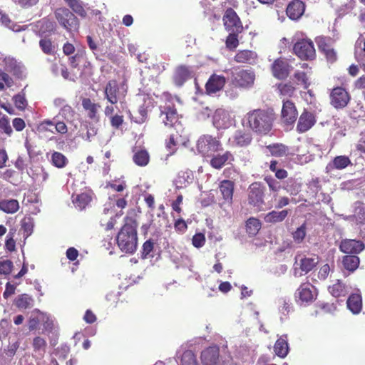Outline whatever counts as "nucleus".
Here are the masks:
<instances>
[{"label": "nucleus", "instance_id": "1", "mask_svg": "<svg viewBox=\"0 0 365 365\" xmlns=\"http://www.w3.org/2000/svg\"><path fill=\"white\" fill-rule=\"evenodd\" d=\"M138 222L133 217L126 216L124 224L117 236V245L120 250L128 254H133L138 247Z\"/></svg>", "mask_w": 365, "mask_h": 365}, {"label": "nucleus", "instance_id": "2", "mask_svg": "<svg viewBox=\"0 0 365 365\" xmlns=\"http://www.w3.org/2000/svg\"><path fill=\"white\" fill-rule=\"evenodd\" d=\"M247 128L259 136L269 133L273 127L274 115L273 113L263 109H255L245 115Z\"/></svg>", "mask_w": 365, "mask_h": 365}, {"label": "nucleus", "instance_id": "3", "mask_svg": "<svg viewBox=\"0 0 365 365\" xmlns=\"http://www.w3.org/2000/svg\"><path fill=\"white\" fill-rule=\"evenodd\" d=\"M127 93V85L119 83L116 80L108 81L104 88L105 98L111 104L122 103L125 101Z\"/></svg>", "mask_w": 365, "mask_h": 365}, {"label": "nucleus", "instance_id": "4", "mask_svg": "<svg viewBox=\"0 0 365 365\" xmlns=\"http://www.w3.org/2000/svg\"><path fill=\"white\" fill-rule=\"evenodd\" d=\"M54 16L58 24L68 32L78 31L79 20L68 8H57L54 11Z\"/></svg>", "mask_w": 365, "mask_h": 365}, {"label": "nucleus", "instance_id": "5", "mask_svg": "<svg viewBox=\"0 0 365 365\" xmlns=\"http://www.w3.org/2000/svg\"><path fill=\"white\" fill-rule=\"evenodd\" d=\"M265 187L259 182H255L248 187L247 202L256 211L262 210L265 204Z\"/></svg>", "mask_w": 365, "mask_h": 365}, {"label": "nucleus", "instance_id": "6", "mask_svg": "<svg viewBox=\"0 0 365 365\" xmlns=\"http://www.w3.org/2000/svg\"><path fill=\"white\" fill-rule=\"evenodd\" d=\"M160 118L166 127L173 128L175 130H184V128L180 120V115L174 104L169 103L162 107Z\"/></svg>", "mask_w": 365, "mask_h": 365}, {"label": "nucleus", "instance_id": "7", "mask_svg": "<svg viewBox=\"0 0 365 365\" xmlns=\"http://www.w3.org/2000/svg\"><path fill=\"white\" fill-rule=\"evenodd\" d=\"M197 151L204 157H210L222 150L221 142L216 138L209 135H204L199 138L197 143Z\"/></svg>", "mask_w": 365, "mask_h": 365}, {"label": "nucleus", "instance_id": "8", "mask_svg": "<svg viewBox=\"0 0 365 365\" xmlns=\"http://www.w3.org/2000/svg\"><path fill=\"white\" fill-rule=\"evenodd\" d=\"M294 54L302 61H312L316 58L313 41L309 38L299 39L293 46Z\"/></svg>", "mask_w": 365, "mask_h": 365}, {"label": "nucleus", "instance_id": "9", "mask_svg": "<svg viewBox=\"0 0 365 365\" xmlns=\"http://www.w3.org/2000/svg\"><path fill=\"white\" fill-rule=\"evenodd\" d=\"M318 292L315 287L309 282L302 283L295 292V298L301 304H309L313 302Z\"/></svg>", "mask_w": 365, "mask_h": 365}, {"label": "nucleus", "instance_id": "10", "mask_svg": "<svg viewBox=\"0 0 365 365\" xmlns=\"http://www.w3.org/2000/svg\"><path fill=\"white\" fill-rule=\"evenodd\" d=\"M318 49L331 63L337 60V54L333 47L334 40L329 36H319L315 38Z\"/></svg>", "mask_w": 365, "mask_h": 365}, {"label": "nucleus", "instance_id": "11", "mask_svg": "<svg viewBox=\"0 0 365 365\" xmlns=\"http://www.w3.org/2000/svg\"><path fill=\"white\" fill-rule=\"evenodd\" d=\"M225 29L227 32L242 33L243 31L242 23L232 8H227L222 16Z\"/></svg>", "mask_w": 365, "mask_h": 365}, {"label": "nucleus", "instance_id": "12", "mask_svg": "<svg viewBox=\"0 0 365 365\" xmlns=\"http://www.w3.org/2000/svg\"><path fill=\"white\" fill-rule=\"evenodd\" d=\"M255 74L251 70L240 69L232 72V84L237 88H247L255 82Z\"/></svg>", "mask_w": 365, "mask_h": 365}, {"label": "nucleus", "instance_id": "13", "mask_svg": "<svg viewBox=\"0 0 365 365\" xmlns=\"http://www.w3.org/2000/svg\"><path fill=\"white\" fill-rule=\"evenodd\" d=\"M329 98L330 103L334 108L342 109L349 103L351 96L345 88L337 86L331 90Z\"/></svg>", "mask_w": 365, "mask_h": 365}, {"label": "nucleus", "instance_id": "14", "mask_svg": "<svg viewBox=\"0 0 365 365\" xmlns=\"http://www.w3.org/2000/svg\"><path fill=\"white\" fill-rule=\"evenodd\" d=\"M298 116V110L294 102L287 99L282 101L281 120L286 125H293Z\"/></svg>", "mask_w": 365, "mask_h": 365}, {"label": "nucleus", "instance_id": "15", "mask_svg": "<svg viewBox=\"0 0 365 365\" xmlns=\"http://www.w3.org/2000/svg\"><path fill=\"white\" fill-rule=\"evenodd\" d=\"M292 66L287 59L278 58L274 61L271 65V72L272 76L279 80L286 79L291 72Z\"/></svg>", "mask_w": 365, "mask_h": 365}, {"label": "nucleus", "instance_id": "16", "mask_svg": "<svg viewBox=\"0 0 365 365\" xmlns=\"http://www.w3.org/2000/svg\"><path fill=\"white\" fill-rule=\"evenodd\" d=\"M317 123V117L314 112L304 109L299 117L296 130L299 133L309 130Z\"/></svg>", "mask_w": 365, "mask_h": 365}, {"label": "nucleus", "instance_id": "17", "mask_svg": "<svg viewBox=\"0 0 365 365\" xmlns=\"http://www.w3.org/2000/svg\"><path fill=\"white\" fill-rule=\"evenodd\" d=\"M253 138L252 134L244 130H237L229 139L232 147L246 148L251 145Z\"/></svg>", "mask_w": 365, "mask_h": 365}, {"label": "nucleus", "instance_id": "18", "mask_svg": "<svg viewBox=\"0 0 365 365\" xmlns=\"http://www.w3.org/2000/svg\"><path fill=\"white\" fill-rule=\"evenodd\" d=\"M339 249L344 253L356 255L365 249V244L361 240L345 239L341 240Z\"/></svg>", "mask_w": 365, "mask_h": 365}, {"label": "nucleus", "instance_id": "19", "mask_svg": "<svg viewBox=\"0 0 365 365\" xmlns=\"http://www.w3.org/2000/svg\"><path fill=\"white\" fill-rule=\"evenodd\" d=\"M192 77V71L191 67L185 65H179L174 70L173 81L175 86L180 87Z\"/></svg>", "mask_w": 365, "mask_h": 365}, {"label": "nucleus", "instance_id": "20", "mask_svg": "<svg viewBox=\"0 0 365 365\" xmlns=\"http://www.w3.org/2000/svg\"><path fill=\"white\" fill-rule=\"evenodd\" d=\"M226 83L225 76L212 74L205 84L206 93L209 95L216 93L223 88Z\"/></svg>", "mask_w": 365, "mask_h": 365}, {"label": "nucleus", "instance_id": "21", "mask_svg": "<svg viewBox=\"0 0 365 365\" xmlns=\"http://www.w3.org/2000/svg\"><path fill=\"white\" fill-rule=\"evenodd\" d=\"M235 160V157L230 151H225L222 154L213 155L210 161L212 168L220 170L226 164L232 163Z\"/></svg>", "mask_w": 365, "mask_h": 365}, {"label": "nucleus", "instance_id": "22", "mask_svg": "<svg viewBox=\"0 0 365 365\" xmlns=\"http://www.w3.org/2000/svg\"><path fill=\"white\" fill-rule=\"evenodd\" d=\"M220 349L217 346H209L201 353L203 365H216L219 361Z\"/></svg>", "mask_w": 365, "mask_h": 365}, {"label": "nucleus", "instance_id": "23", "mask_svg": "<svg viewBox=\"0 0 365 365\" xmlns=\"http://www.w3.org/2000/svg\"><path fill=\"white\" fill-rule=\"evenodd\" d=\"M175 133L170 135L169 139L166 141V148L170 154H173L180 145L185 143V137L183 135L184 130H175Z\"/></svg>", "mask_w": 365, "mask_h": 365}, {"label": "nucleus", "instance_id": "24", "mask_svg": "<svg viewBox=\"0 0 365 365\" xmlns=\"http://www.w3.org/2000/svg\"><path fill=\"white\" fill-rule=\"evenodd\" d=\"M305 4L300 0H293L287 6L286 13L292 20L299 19L304 14Z\"/></svg>", "mask_w": 365, "mask_h": 365}, {"label": "nucleus", "instance_id": "25", "mask_svg": "<svg viewBox=\"0 0 365 365\" xmlns=\"http://www.w3.org/2000/svg\"><path fill=\"white\" fill-rule=\"evenodd\" d=\"M219 189L225 202L231 205L233 200L235 182L230 180H223L220 183Z\"/></svg>", "mask_w": 365, "mask_h": 365}, {"label": "nucleus", "instance_id": "26", "mask_svg": "<svg viewBox=\"0 0 365 365\" xmlns=\"http://www.w3.org/2000/svg\"><path fill=\"white\" fill-rule=\"evenodd\" d=\"M275 89L281 98H289L295 95L297 88L290 81H284L275 84Z\"/></svg>", "mask_w": 365, "mask_h": 365}, {"label": "nucleus", "instance_id": "27", "mask_svg": "<svg viewBox=\"0 0 365 365\" xmlns=\"http://www.w3.org/2000/svg\"><path fill=\"white\" fill-rule=\"evenodd\" d=\"M319 262V257L313 255L309 257H304L299 260V269L303 272V274H306L309 272L312 271ZM302 275V273L301 274Z\"/></svg>", "mask_w": 365, "mask_h": 365}, {"label": "nucleus", "instance_id": "28", "mask_svg": "<svg viewBox=\"0 0 365 365\" xmlns=\"http://www.w3.org/2000/svg\"><path fill=\"white\" fill-rule=\"evenodd\" d=\"M352 165L351 159L346 155H338L333 158L326 167L327 173L332 170H343Z\"/></svg>", "mask_w": 365, "mask_h": 365}, {"label": "nucleus", "instance_id": "29", "mask_svg": "<svg viewBox=\"0 0 365 365\" xmlns=\"http://www.w3.org/2000/svg\"><path fill=\"white\" fill-rule=\"evenodd\" d=\"M82 106L83 109L87 112V116L91 120L96 121H98L99 120L98 111V109L101 108L100 104L93 103L88 98H84L82 100Z\"/></svg>", "mask_w": 365, "mask_h": 365}, {"label": "nucleus", "instance_id": "30", "mask_svg": "<svg viewBox=\"0 0 365 365\" xmlns=\"http://www.w3.org/2000/svg\"><path fill=\"white\" fill-rule=\"evenodd\" d=\"M14 304L20 310L29 309L34 305V299L28 294H21L14 299Z\"/></svg>", "mask_w": 365, "mask_h": 365}, {"label": "nucleus", "instance_id": "31", "mask_svg": "<svg viewBox=\"0 0 365 365\" xmlns=\"http://www.w3.org/2000/svg\"><path fill=\"white\" fill-rule=\"evenodd\" d=\"M328 290L335 298L344 297L349 293L348 287L340 279H337L334 284L329 286Z\"/></svg>", "mask_w": 365, "mask_h": 365}, {"label": "nucleus", "instance_id": "32", "mask_svg": "<svg viewBox=\"0 0 365 365\" xmlns=\"http://www.w3.org/2000/svg\"><path fill=\"white\" fill-rule=\"evenodd\" d=\"M349 309L354 314H359L362 309L361 296L359 294H351L346 302Z\"/></svg>", "mask_w": 365, "mask_h": 365}, {"label": "nucleus", "instance_id": "33", "mask_svg": "<svg viewBox=\"0 0 365 365\" xmlns=\"http://www.w3.org/2000/svg\"><path fill=\"white\" fill-rule=\"evenodd\" d=\"M256 57V53L252 51L241 50L236 53L234 60L237 63L251 64L255 62Z\"/></svg>", "mask_w": 365, "mask_h": 365}, {"label": "nucleus", "instance_id": "34", "mask_svg": "<svg viewBox=\"0 0 365 365\" xmlns=\"http://www.w3.org/2000/svg\"><path fill=\"white\" fill-rule=\"evenodd\" d=\"M19 209V203L15 199L0 200V210L7 214H14Z\"/></svg>", "mask_w": 365, "mask_h": 365}, {"label": "nucleus", "instance_id": "35", "mask_svg": "<svg viewBox=\"0 0 365 365\" xmlns=\"http://www.w3.org/2000/svg\"><path fill=\"white\" fill-rule=\"evenodd\" d=\"M266 148L272 156L277 158L287 156L289 151L288 146L282 143L270 144Z\"/></svg>", "mask_w": 365, "mask_h": 365}, {"label": "nucleus", "instance_id": "36", "mask_svg": "<svg viewBox=\"0 0 365 365\" xmlns=\"http://www.w3.org/2000/svg\"><path fill=\"white\" fill-rule=\"evenodd\" d=\"M289 211L283 210L281 211L272 210L264 216V221L267 223L275 224L282 222L288 215Z\"/></svg>", "mask_w": 365, "mask_h": 365}, {"label": "nucleus", "instance_id": "37", "mask_svg": "<svg viewBox=\"0 0 365 365\" xmlns=\"http://www.w3.org/2000/svg\"><path fill=\"white\" fill-rule=\"evenodd\" d=\"M360 259L356 255H345L342 257L343 267L350 272H354L359 266Z\"/></svg>", "mask_w": 365, "mask_h": 365}, {"label": "nucleus", "instance_id": "38", "mask_svg": "<svg viewBox=\"0 0 365 365\" xmlns=\"http://www.w3.org/2000/svg\"><path fill=\"white\" fill-rule=\"evenodd\" d=\"M275 354L280 358H284L289 351V346L287 340L283 337L279 338L274 346Z\"/></svg>", "mask_w": 365, "mask_h": 365}, {"label": "nucleus", "instance_id": "39", "mask_svg": "<svg viewBox=\"0 0 365 365\" xmlns=\"http://www.w3.org/2000/svg\"><path fill=\"white\" fill-rule=\"evenodd\" d=\"M133 160L137 165L143 167L148 164L150 155L146 150L141 149L135 152Z\"/></svg>", "mask_w": 365, "mask_h": 365}, {"label": "nucleus", "instance_id": "40", "mask_svg": "<svg viewBox=\"0 0 365 365\" xmlns=\"http://www.w3.org/2000/svg\"><path fill=\"white\" fill-rule=\"evenodd\" d=\"M312 71H297L294 73V78L297 81L298 84H302L304 89H307L310 86L309 81V76L312 74Z\"/></svg>", "mask_w": 365, "mask_h": 365}, {"label": "nucleus", "instance_id": "41", "mask_svg": "<svg viewBox=\"0 0 365 365\" xmlns=\"http://www.w3.org/2000/svg\"><path fill=\"white\" fill-rule=\"evenodd\" d=\"M91 200L92 197L90 194L82 192L77 195L73 202L76 207L83 210L91 202Z\"/></svg>", "mask_w": 365, "mask_h": 365}, {"label": "nucleus", "instance_id": "42", "mask_svg": "<svg viewBox=\"0 0 365 365\" xmlns=\"http://www.w3.org/2000/svg\"><path fill=\"white\" fill-rule=\"evenodd\" d=\"M32 346L36 353H39L43 356L46 352L47 342L44 338L37 336L33 339Z\"/></svg>", "mask_w": 365, "mask_h": 365}, {"label": "nucleus", "instance_id": "43", "mask_svg": "<svg viewBox=\"0 0 365 365\" xmlns=\"http://www.w3.org/2000/svg\"><path fill=\"white\" fill-rule=\"evenodd\" d=\"M39 46L46 55H53L55 53V46L51 38L48 37H44L39 41Z\"/></svg>", "mask_w": 365, "mask_h": 365}, {"label": "nucleus", "instance_id": "44", "mask_svg": "<svg viewBox=\"0 0 365 365\" xmlns=\"http://www.w3.org/2000/svg\"><path fill=\"white\" fill-rule=\"evenodd\" d=\"M131 120L138 123L142 124L145 122L148 118V108L144 105L139 106L135 116L130 117Z\"/></svg>", "mask_w": 365, "mask_h": 365}, {"label": "nucleus", "instance_id": "45", "mask_svg": "<svg viewBox=\"0 0 365 365\" xmlns=\"http://www.w3.org/2000/svg\"><path fill=\"white\" fill-rule=\"evenodd\" d=\"M261 225L262 224L259 220L255 217H250L246 222L247 232L250 235H255L260 230Z\"/></svg>", "mask_w": 365, "mask_h": 365}, {"label": "nucleus", "instance_id": "46", "mask_svg": "<svg viewBox=\"0 0 365 365\" xmlns=\"http://www.w3.org/2000/svg\"><path fill=\"white\" fill-rule=\"evenodd\" d=\"M51 163L55 167L63 168L66 165L68 160L63 154L55 151L51 155Z\"/></svg>", "mask_w": 365, "mask_h": 365}, {"label": "nucleus", "instance_id": "47", "mask_svg": "<svg viewBox=\"0 0 365 365\" xmlns=\"http://www.w3.org/2000/svg\"><path fill=\"white\" fill-rule=\"evenodd\" d=\"M14 269L11 260L0 258V277L9 275Z\"/></svg>", "mask_w": 365, "mask_h": 365}, {"label": "nucleus", "instance_id": "48", "mask_svg": "<svg viewBox=\"0 0 365 365\" xmlns=\"http://www.w3.org/2000/svg\"><path fill=\"white\" fill-rule=\"evenodd\" d=\"M180 365H197L196 356L190 350H186L181 356Z\"/></svg>", "mask_w": 365, "mask_h": 365}, {"label": "nucleus", "instance_id": "49", "mask_svg": "<svg viewBox=\"0 0 365 365\" xmlns=\"http://www.w3.org/2000/svg\"><path fill=\"white\" fill-rule=\"evenodd\" d=\"M229 35L225 40L226 47L229 50H235L239 45L238 36L240 33L228 32Z\"/></svg>", "mask_w": 365, "mask_h": 365}, {"label": "nucleus", "instance_id": "50", "mask_svg": "<svg viewBox=\"0 0 365 365\" xmlns=\"http://www.w3.org/2000/svg\"><path fill=\"white\" fill-rule=\"evenodd\" d=\"M68 6L73 11V12L81 17L84 18L86 16L87 13L84 9L83 3L81 0H73V1H71Z\"/></svg>", "mask_w": 365, "mask_h": 365}, {"label": "nucleus", "instance_id": "51", "mask_svg": "<svg viewBox=\"0 0 365 365\" xmlns=\"http://www.w3.org/2000/svg\"><path fill=\"white\" fill-rule=\"evenodd\" d=\"M13 101L15 106L19 110H23L27 106V101L24 91L15 95L13 97Z\"/></svg>", "mask_w": 365, "mask_h": 365}, {"label": "nucleus", "instance_id": "52", "mask_svg": "<svg viewBox=\"0 0 365 365\" xmlns=\"http://www.w3.org/2000/svg\"><path fill=\"white\" fill-rule=\"evenodd\" d=\"M307 226L306 223L304 222L300 227H299L293 233L292 237L296 243H302L306 236Z\"/></svg>", "mask_w": 365, "mask_h": 365}, {"label": "nucleus", "instance_id": "53", "mask_svg": "<svg viewBox=\"0 0 365 365\" xmlns=\"http://www.w3.org/2000/svg\"><path fill=\"white\" fill-rule=\"evenodd\" d=\"M0 132L6 134L8 136H11L13 133L9 119L5 115L0 118Z\"/></svg>", "mask_w": 365, "mask_h": 365}, {"label": "nucleus", "instance_id": "54", "mask_svg": "<svg viewBox=\"0 0 365 365\" xmlns=\"http://www.w3.org/2000/svg\"><path fill=\"white\" fill-rule=\"evenodd\" d=\"M34 224L30 217H24L21 221V229L26 237L29 236L33 232Z\"/></svg>", "mask_w": 365, "mask_h": 365}, {"label": "nucleus", "instance_id": "55", "mask_svg": "<svg viewBox=\"0 0 365 365\" xmlns=\"http://www.w3.org/2000/svg\"><path fill=\"white\" fill-rule=\"evenodd\" d=\"M54 126V121L51 120H44L41 122L37 126V130L39 133H46L50 132L51 133H54L53 128Z\"/></svg>", "mask_w": 365, "mask_h": 365}, {"label": "nucleus", "instance_id": "56", "mask_svg": "<svg viewBox=\"0 0 365 365\" xmlns=\"http://www.w3.org/2000/svg\"><path fill=\"white\" fill-rule=\"evenodd\" d=\"M154 242L152 240H146L142 247L141 257L142 259H147L150 256L151 252L154 250Z\"/></svg>", "mask_w": 365, "mask_h": 365}, {"label": "nucleus", "instance_id": "57", "mask_svg": "<svg viewBox=\"0 0 365 365\" xmlns=\"http://www.w3.org/2000/svg\"><path fill=\"white\" fill-rule=\"evenodd\" d=\"M15 230H11L6 235L5 247L9 252H14L16 250V242L14 240Z\"/></svg>", "mask_w": 365, "mask_h": 365}, {"label": "nucleus", "instance_id": "58", "mask_svg": "<svg viewBox=\"0 0 365 365\" xmlns=\"http://www.w3.org/2000/svg\"><path fill=\"white\" fill-rule=\"evenodd\" d=\"M355 217L359 223L365 222V205L361 202L357 203L355 208Z\"/></svg>", "mask_w": 365, "mask_h": 365}, {"label": "nucleus", "instance_id": "59", "mask_svg": "<svg viewBox=\"0 0 365 365\" xmlns=\"http://www.w3.org/2000/svg\"><path fill=\"white\" fill-rule=\"evenodd\" d=\"M205 236L203 233H196L192 238V244L196 248H200L205 244Z\"/></svg>", "mask_w": 365, "mask_h": 365}, {"label": "nucleus", "instance_id": "60", "mask_svg": "<svg viewBox=\"0 0 365 365\" xmlns=\"http://www.w3.org/2000/svg\"><path fill=\"white\" fill-rule=\"evenodd\" d=\"M317 307L328 314H333L336 310V305L333 302H320L317 304Z\"/></svg>", "mask_w": 365, "mask_h": 365}, {"label": "nucleus", "instance_id": "61", "mask_svg": "<svg viewBox=\"0 0 365 365\" xmlns=\"http://www.w3.org/2000/svg\"><path fill=\"white\" fill-rule=\"evenodd\" d=\"M59 113L65 118V119H71L74 116L75 111L72 108V107L68 104L63 105L61 107Z\"/></svg>", "mask_w": 365, "mask_h": 365}, {"label": "nucleus", "instance_id": "62", "mask_svg": "<svg viewBox=\"0 0 365 365\" xmlns=\"http://www.w3.org/2000/svg\"><path fill=\"white\" fill-rule=\"evenodd\" d=\"M20 283H16V284H12L10 282H7L6 284L5 290L3 293V297L5 299H8L9 297L13 295L16 289V286L19 285Z\"/></svg>", "mask_w": 365, "mask_h": 365}, {"label": "nucleus", "instance_id": "63", "mask_svg": "<svg viewBox=\"0 0 365 365\" xmlns=\"http://www.w3.org/2000/svg\"><path fill=\"white\" fill-rule=\"evenodd\" d=\"M123 116L115 114L110 118V125L113 128L118 129L123 123Z\"/></svg>", "mask_w": 365, "mask_h": 365}, {"label": "nucleus", "instance_id": "64", "mask_svg": "<svg viewBox=\"0 0 365 365\" xmlns=\"http://www.w3.org/2000/svg\"><path fill=\"white\" fill-rule=\"evenodd\" d=\"M330 270L331 269L328 264L322 265L318 272V278L320 280H325L328 277Z\"/></svg>", "mask_w": 365, "mask_h": 365}]
</instances>
